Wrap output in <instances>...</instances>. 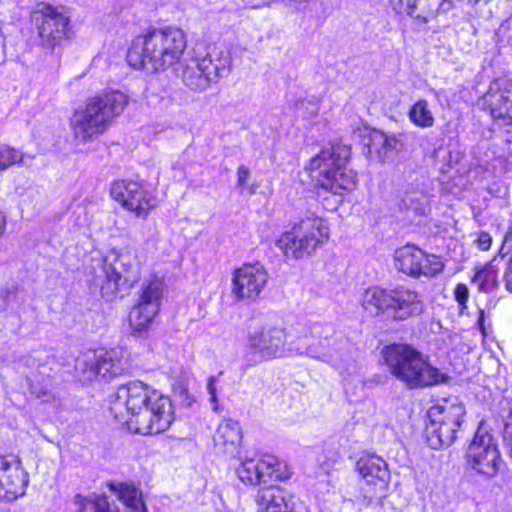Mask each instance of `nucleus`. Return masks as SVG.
I'll list each match as a JSON object with an SVG mask.
<instances>
[{"label": "nucleus", "instance_id": "nucleus-1", "mask_svg": "<svg viewBox=\"0 0 512 512\" xmlns=\"http://www.w3.org/2000/svg\"><path fill=\"white\" fill-rule=\"evenodd\" d=\"M291 356H307L336 364L332 355L322 351L321 342L314 336H309L304 330L294 339H290L285 327L264 323L248 333L244 352L246 368Z\"/></svg>", "mask_w": 512, "mask_h": 512}, {"label": "nucleus", "instance_id": "nucleus-2", "mask_svg": "<svg viewBox=\"0 0 512 512\" xmlns=\"http://www.w3.org/2000/svg\"><path fill=\"white\" fill-rule=\"evenodd\" d=\"M185 48L186 38L182 30L154 29L136 39L127 52V61L135 69L158 72L175 64Z\"/></svg>", "mask_w": 512, "mask_h": 512}, {"label": "nucleus", "instance_id": "nucleus-3", "mask_svg": "<svg viewBox=\"0 0 512 512\" xmlns=\"http://www.w3.org/2000/svg\"><path fill=\"white\" fill-rule=\"evenodd\" d=\"M127 96L112 90L90 98L74 112L71 127L76 139L87 142L105 133L127 105Z\"/></svg>", "mask_w": 512, "mask_h": 512}, {"label": "nucleus", "instance_id": "nucleus-4", "mask_svg": "<svg viewBox=\"0 0 512 512\" xmlns=\"http://www.w3.org/2000/svg\"><path fill=\"white\" fill-rule=\"evenodd\" d=\"M383 358L389 372L410 388L437 385L448 379L423 354L408 345L387 346L383 350Z\"/></svg>", "mask_w": 512, "mask_h": 512}, {"label": "nucleus", "instance_id": "nucleus-5", "mask_svg": "<svg viewBox=\"0 0 512 512\" xmlns=\"http://www.w3.org/2000/svg\"><path fill=\"white\" fill-rule=\"evenodd\" d=\"M350 149L345 145L324 147L310 162L308 169L315 176L318 184L325 190L342 195L356 188L357 175L347 168Z\"/></svg>", "mask_w": 512, "mask_h": 512}, {"label": "nucleus", "instance_id": "nucleus-6", "mask_svg": "<svg viewBox=\"0 0 512 512\" xmlns=\"http://www.w3.org/2000/svg\"><path fill=\"white\" fill-rule=\"evenodd\" d=\"M329 237L328 221L314 212L307 211L280 235L276 245L287 258L302 259L314 254L328 242Z\"/></svg>", "mask_w": 512, "mask_h": 512}, {"label": "nucleus", "instance_id": "nucleus-7", "mask_svg": "<svg viewBox=\"0 0 512 512\" xmlns=\"http://www.w3.org/2000/svg\"><path fill=\"white\" fill-rule=\"evenodd\" d=\"M465 408L455 397L443 398L432 405L426 425L427 442L432 449L449 447L457 439L464 420Z\"/></svg>", "mask_w": 512, "mask_h": 512}, {"label": "nucleus", "instance_id": "nucleus-8", "mask_svg": "<svg viewBox=\"0 0 512 512\" xmlns=\"http://www.w3.org/2000/svg\"><path fill=\"white\" fill-rule=\"evenodd\" d=\"M173 420L172 403L170 399L162 394H154L152 402L123 420H117L128 430L141 434L151 435L164 432L169 428Z\"/></svg>", "mask_w": 512, "mask_h": 512}, {"label": "nucleus", "instance_id": "nucleus-9", "mask_svg": "<svg viewBox=\"0 0 512 512\" xmlns=\"http://www.w3.org/2000/svg\"><path fill=\"white\" fill-rule=\"evenodd\" d=\"M17 363L25 373L30 393L42 402L54 400L50 390L54 358L46 350H38L20 357Z\"/></svg>", "mask_w": 512, "mask_h": 512}, {"label": "nucleus", "instance_id": "nucleus-10", "mask_svg": "<svg viewBox=\"0 0 512 512\" xmlns=\"http://www.w3.org/2000/svg\"><path fill=\"white\" fill-rule=\"evenodd\" d=\"M103 271L114 293L128 291L140 277L139 261L128 248L111 250L104 259Z\"/></svg>", "mask_w": 512, "mask_h": 512}, {"label": "nucleus", "instance_id": "nucleus-11", "mask_svg": "<svg viewBox=\"0 0 512 512\" xmlns=\"http://www.w3.org/2000/svg\"><path fill=\"white\" fill-rule=\"evenodd\" d=\"M163 292V281L157 277L142 284L137 303L129 314V324L135 332L140 333L148 329L159 312Z\"/></svg>", "mask_w": 512, "mask_h": 512}, {"label": "nucleus", "instance_id": "nucleus-12", "mask_svg": "<svg viewBox=\"0 0 512 512\" xmlns=\"http://www.w3.org/2000/svg\"><path fill=\"white\" fill-rule=\"evenodd\" d=\"M163 292V281L157 277L142 284L137 303L129 314V324L135 332L140 333L148 329L159 312Z\"/></svg>", "mask_w": 512, "mask_h": 512}, {"label": "nucleus", "instance_id": "nucleus-13", "mask_svg": "<svg viewBox=\"0 0 512 512\" xmlns=\"http://www.w3.org/2000/svg\"><path fill=\"white\" fill-rule=\"evenodd\" d=\"M395 268L412 278L433 277L443 271L444 263L434 254H427L419 247L407 244L395 251Z\"/></svg>", "mask_w": 512, "mask_h": 512}, {"label": "nucleus", "instance_id": "nucleus-14", "mask_svg": "<svg viewBox=\"0 0 512 512\" xmlns=\"http://www.w3.org/2000/svg\"><path fill=\"white\" fill-rule=\"evenodd\" d=\"M467 464L476 473L487 478L498 474L501 457L493 437L478 429L466 452Z\"/></svg>", "mask_w": 512, "mask_h": 512}, {"label": "nucleus", "instance_id": "nucleus-15", "mask_svg": "<svg viewBox=\"0 0 512 512\" xmlns=\"http://www.w3.org/2000/svg\"><path fill=\"white\" fill-rule=\"evenodd\" d=\"M154 394L160 393L141 381L121 385L111 395L110 412L116 420H123L124 416H129L137 409L149 405Z\"/></svg>", "mask_w": 512, "mask_h": 512}, {"label": "nucleus", "instance_id": "nucleus-16", "mask_svg": "<svg viewBox=\"0 0 512 512\" xmlns=\"http://www.w3.org/2000/svg\"><path fill=\"white\" fill-rule=\"evenodd\" d=\"M356 469L362 477V501L369 503L382 494L389 483L390 473L386 462L376 455L362 456L356 463Z\"/></svg>", "mask_w": 512, "mask_h": 512}, {"label": "nucleus", "instance_id": "nucleus-17", "mask_svg": "<svg viewBox=\"0 0 512 512\" xmlns=\"http://www.w3.org/2000/svg\"><path fill=\"white\" fill-rule=\"evenodd\" d=\"M269 274L260 263L244 264L232 275V295L239 301H254L265 289Z\"/></svg>", "mask_w": 512, "mask_h": 512}, {"label": "nucleus", "instance_id": "nucleus-18", "mask_svg": "<svg viewBox=\"0 0 512 512\" xmlns=\"http://www.w3.org/2000/svg\"><path fill=\"white\" fill-rule=\"evenodd\" d=\"M110 195L138 216L146 215L156 205V199L137 181H114L111 184Z\"/></svg>", "mask_w": 512, "mask_h": 512}, {"label": "nucleus", "instance_id": "nucleus-19", "mask_svg": "<svg viewBox=\"0 0 512 512\" xmlns=\"http://www.w3.org/2000/svg\"><path fill=\"white\" fill-rule=\"evenodd\" d=\"M126 369L123 353L112 349L100 354L95 361L88 362L87 359L76 360V370L83 374L85 380H92L101 377L106 381L121 375Z\"/></svg>", "mask_w": 512, "mask_h": 512}, {"label": "nucleus", "instance_id": "nucleus-20", "mask_svg": "<svg viewBox=\"0 0 512 512\" xmlns=\"http://www.w3.org/2000/svg\"><path fill=\"white\" fill-rule=\"evenodd\" d=\"M255 501L257 512H309L305 502L278 486L260 489Z\"/></svg>", "mask_w": 512, "mask_h": 512}, {"label": "nucleus", "instance_id": "nucleus-21", "mask_svg": "<svg viewBox=\"0 0 512 512\" xmlns=\"http://www.w3.org/2000/svg\"><path fill=\"white\" fill-rule=\"evenodd\" d=\"M479 105L489 110L493 118L512 121V82L504 78L491 82Z\"/></svg>", "mask_w": 512, "mask_h": 512}, {"label": "nucleus", "instance_id": "nucleus-22", "mask_svg": "<svg viewBox=\"0 0 512 512\" xmlns=\"http://www.w3.org/2000/svg\"><path fill=\"white\" fill-rule=\"evenodd\" d=\"M28 483V474L20 463L9 462L0 456V498L14 501L24 496Z\"/></svg>", "mask_w": 512, "mask_h": 512}, {"label": "nucleus", "instance_id": "nucleus-23", "mask_svg": "<svg viewBox=\"0 0 512 512\" xmlns=\"http://www.w3.org/2000/svg\"><path fill=\"white\" fill-rule=\"evenodd\" d=\"M35 20L42 44L48 48H53L58 41L65 37L68 31V17L58 13L51 6H46L40 17L35 16Z\"/></svg>", "mask_w": 512, "mask_h": 512}, {"label": "nucleus", "instance_id": "nucleus-24", "mask_svg": "<svg viewBox=\"0 0 512 512\" xmlns=\"http://www.w3.org/2000/svg\"><path fill=\"white\" fill-rule=\"evenodd\" d=\"M390 317L395 320H406L420 315L424 311L421 296L414 290L404 286L391 289Z\"/></svg>", "mask_w": 512, "mask_h": 512}, {"label": "nucleus", "instance_id": "nucleus-25", "mask_svg": "<svg viewBox=\"0 0 512 512\" xmlns=\"http://www.w3.org/2000/svg\"><path fill=\"white\" fill-rule=\"evenodd\" d=\"M218 453L229 457H237L240 453L242 431L238 421L231 418L223 419L213 437Z\"/></svg>", "mask_w": 512, "mask_h": 512}, {"label": "nucleus", "instance_id": "nucleus-26", "mask_svg": "<svg viewBox=\"0 0 512 512\" xmlns=\"http://www.w3.org/2000/svg\"><path fill=\"white\" fill-rule=\"evenodd\" d=\"M229 65L230 58L223 53H220L216 60L212 59L211 52L206 53L203 57L197 56L198 89L205 90L212 83L217 82L220 77L229 71Z\"/></svg>", "mask_w": 512, "mask_h": 512}, {"label": "nucleus", "instance_id": "nucleus-27", "mask_svg": "<svg viewBox=\"0 0 512 512\" xmlns=\"http://www.w3.org/2000/svg\"><path fill=\"white\" fill-rule=\"evenodd\" d=\"M391 289L373 286L366 289L361 298L362 308L371 316H390Z\"/></svg>", "mask_w": 512, "mask_h": 512}, {"label": "nucleus", "instance_id": "nucleus-28", "mask_svg": "<svg viewBox=\"0 0 512 512\" xmlns=\"http://www.w3.org/2000/svg\"><path fill=\"white\" fill-rule=\"evenodd\" d=\"M394 10L427 22L438 10L441 0H390Z\"/></svg>", "mask_w": 512, "mask_h": 512}, {"label": "nucleus", "instance_id": "nucleus-29", "mask_svg": "<svg viewBox=\"0 0 512 512\" xmlns=\"http://www.w3.org/2000/svg\"><path fill=\"white\" fill-rule=\"evenodd\" d=\"M259 484L273 481H282L290 477L286 463L273 455H264L258 460Z\"/></svg>", "mask_w": 512, "mask_h": 512}, {"label": "nucleus", "instance_id": "nucleus-30", "mask_svg": "<svg viewBox=\"0 0 512 512\" xmlns=\"http://www.w3.org/2000/svg\"><path fill=\"white\" fill-rule=\"evenodd\" d=\"M107 486L130 512H147L142 494L136 487L113 482L108 483Z\"/></svg>", "mask_w": 512, "mask_h": 512}, {"label": "nucleus", "instance_id": "nucleus-31", "mask_svg": "<svg viewBox=\"0 0 512 512\" xmlns=\"http://www.w3.org/2000/svg\"><path fill=\"white\" fill-rule=\"evenodd\" d=\"M74 504L78 507V512H120L104 494L90 493L87 496L77 494L74 497Z\"/></svg>", "mask_w": 512, "mask_h": 512}, {"label": "nucleus", "instance_id": "nucleus-32", "mask_svg": "<svg viewBox=\"0 0 512 512\" xmlns=\"http://www.w3.org/2000/svg\"><path fill=\"white\" fill-rule=\"evenodd\" d=\"M410 122L418 128H431L435 123L433 112L425 99L417 100L408 110Z\"/></svg>", "mask_w": 512, "mask_h": 512}, {"label": "nucleus", "instance_id": "nucleus-33", "mask_svg": "<svg viewBox=\"0 0 512 512\" xmlns=\"http://www.w3.org/2000/svg\"><path fill=\"white\" fill-rule=\"evenodd\" d=\"M239 479L246 484L260 485L259 484V465L258 460L254 459H241L240 465L236 470Z\"/></svg>", "mask_w": 512, "mask_h": 512}, {"label": "nucleus", "instance_id": "nucleus-34", "mask_svg": "<svg viewBox=\"0 0 512 512\" xmlns=\"http://www.w3.org/2000/svg\"><path fill=\"white\" fill-rule=\"evenodd\" d=\"M22 160L23 153L21 151L6 145L0 147V173Z\"/></svg>", "mask_w": 512, "mask_h": 512}, {"label": "nucleus", "instance_id": "nucleus-35", "mask_svg": "<svg viewBox=\"0 0 512 512\" xmlns=\"http://www.w3.org/2000/svg\"><path fill=\"white\" fill-rule=\"evenodd\" d=\"M236 175H237L236 185L240 189L241 193H247L249 195H253L256 193L259 186L257 183L249 182L251 173H250V170L246 166H244V165L239 166L237 169Z\"/></svg>", "mask_w": 512, "mask_h": 512}, {"label": "nucleus", "instance_id": "nucleus-36", "mask_svg": "<svg viewBox=\"0 0 512 512\" xmlns=\"http://www.w3.org/2000/svg\"><path fill=\"white\" fill-rule=\"evenodd\" d=\"M472 281L479 284V289L481 291H486L497 284L495 273L487 268L477 271Z\"/></svg>", "mask_w": 512, "mask_h": 512}, {"label": "nucleus", "instance_id": "nucleus-37", "mask_svg": "<svg viewBox=\"0 0 512 512\" xmlns=\"http://www.w3.org/2000/svg\"><path fill=\"white\" fill-rule=\"evenodd\" d=\"M454 297L461 307V309L466 308V303L469 298V290L465 284L459 283L456 285L454 289Z\"/></svg>", "mask_w": 512, "mask_h": 512}, {"label": "nucleus", "instance_id": "nucleus-38", "mask_svg": "<svg viewBox=\"0 0 512 512\" xmlns=\"http://www.w3.org/2000/svg\"><path fill=\"white\" fill-rule=\"evenodd\" d=\"M477 246L482 251L490 249L492 237L488 232H480L476 239Z\"/></svg>", "mask_w": 512, "mask_h": 512}, {"label": "nucleus", "instance_id": "nucleus-39", "mask_svg": "<svg viewBox=\"0 0 512 512\" xmlns=\"http://www.w3.org/2000/svg\"><path fill=\"white\" fill-rule=\"evenodd\" d=\"M505 287L509 292H512V258L509 260L505 274H504Z\"/></svg>", "mask_w": 512, "mask_h": 512}, {"label": "nucleus", "instance_id": "nucleus-40", "mask_svg": "<svg viewBox=\"0 0 512 512\" xmlns=\"http://www.w3.org/2000/svg\"><path fill=\"white\" fill-rule=\"evenodd\" d=\"M215 382H216V379L214 377H210L208 379V383H207V390H208V393L210 394V400L214 404L217 403Z\"/></svg>", "mask_w": 512, "mask_h": 512}, {"label": "nucleus", "instance_id": "nucleus-41", "mask_svg": "<svg viewBox=\"0 0 512 512\" xmlns=\"http://www.w3.org/2000/svg\"><path fill=\"white\" fill-rule=\"evenodd\" d=\"M6 229V217L4 213L0 210V238L3 236Z\"/></svg>", "mask_w": 512, "mask_h": 512}, {"label": "nucleus", "instance_id": "nucleus-42", "mask_svg": "<svg viewBox=\"0 0 512 512\" xmlns=\"http://www.w3.org/2000/svg\"><path fill=\"white\" fill-rule=\"evenodd\" d=\"M478 325L483 335H485V328H484V311L480 310L479 312V318H478Z\"/></svg>", "mask_w": 512, "mask_h": 512}, {"label": "nucleus", "instance_id": "nucleus-43", "mask_svg": "<svg viewBox=\"0 0 512 512\" xmlns=\"http://www.w3.org/2000/svg\"><path fill=\"white\" fill-rule=\"evenodd\" d=\"M394 141H395V138H393V137H386V136H385V138H384V143H385V145H387V146H390V145H391V142H394Z\"/></svg>", "mask_w": 512, "mask_h": 512}, {"label": "nucleus", "instance_id": "nucleus-44", "mask_svg": "<svg viewBox=\"0 0 512 512\" xmlns=\"http://www.w3.org/2000/svg\"><path fill=\"white\" fill-rule=\"evenodd\" d=\"M443 91L433 89V94L437 100H440Z\"/></svg>", "mask_w": 512, "mask_h": 512}, {"label": "nucleus", "instance_id": "nucleus-45", "mask_svg": "<svg viewBox=\"0 0 512 512\" xmlns=\"http://www.w3.org/2000/svg\"><path fill=\"white\" fill-rule=\"evenodd\" d=\"M472 5H477L480 2L488 3L490 0H468Z\"/></svg>", "mask_w": 512, "mask_h": 512}, {"label": "nucleus", "instance_id": "nucleus-46", "mask_svg": "<svg viewBox=\"0 0 512 512\" xmlns=\"http://www.w3.org/2000/svg\"><path fill=\"white\" fill-rule=\"evenodd\" d=\"M339 459V455L337 453H333L332 457H331V463H335L337 462Z\"/></svg>", "mask_w": 512, "mask_h": 512}]
</instances>
